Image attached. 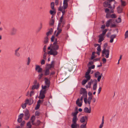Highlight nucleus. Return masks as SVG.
<instances>
[{
	"instance_id": "50",
	"label": "nucleus",
	"mask_w": 128,
	"mask_h": 128,
	"mask_svg": "<svg viewBox=\"0 0 128 128\" xmlns=\"http://www.w3.org/2000/svg\"><path fill=\"white\" fill-rule=\"evenodd\" d=\"M33 101L32 100H29V105H30L32 104L33 103Z\"/></svg>"
},
{
	"instance_id": "10",
	"label": "nucleus",
	"mask_w": 128,
	"mask_h": 128,
	"mask_svg": "<svg viewBox=\"0 0 128 128\" xmlns=\"http://www.w3.org/2000/svg\"><path fill=\"white\" fill-rule=\"evenodd\" d=\"M55 64V62L54 61H52L50 64H48V68H47L50 69L52 68H54V65Z\"/></svg>"
},
{
	"instance_id": "52",
	"label": "nucleus",
	"mask_w": 128,
	"mask_h": 128,
	"mask_svg": "<svg viewBox=\"0 0 128 128\" xmlns=\"http://www.w3.org/2000/svg\"><path fill=\"white\" fill-rule=\"evenodd\" d=\"M100 74V72H96L95 74V76L96 77H97L98 75Z\"/></svg>"
},
{
	"instance_id": "35",
	"label": "nucleus",
	"mask_w": 128,
	"mask_h": 128,
	"mask_svg": "<svg viewBox=\"0 0 128 128\" xmlns=\"http://www.w3.org/2000/svg\"><path fill=\"white\" fill-rule=\"evenodd\" d=\"M97 46H98L97 48V50L98 52H100L101 50L100 48V46H99L98 44H97Z\"/></svg>"
},
{
	"instance_id": "31",
	"label": "nucleus",
	"mask_w": 128,
	"mask_h": 128,
	"mask_svg": "<svg viewBox=\"0 0 128 128\" xmlns=\"http://www.w3.org/2000/svg\"><path fill=\"white\" fill-rule=\"evenodd\" d=\"M124 38L126 39L128 38V30L126 31L125 32L124 35Z\"/></svg>"
},
{
	"instance_id": "6",
	"label": "nucleus",
	"mask_w": 128,
	"mask_h": 128,
	"mask_svg": "<svg viewBox=\"0 0 128 128\" xmlns=\"http://www.w3.org/2000/svg\"><path fill=\"white\" fill-rule=\"evenodd\" d=\"M78 112V107L76 106L74 108V112L72 113V118H77V115Z\"/></svg>"
},
{
	"instance_id": "24",
	"label": "nucleus",
	"mask_w": 128,
	"mask_h": 128,
	"mask_svg": "<svg viewBox=\"0 0 128 128\" xmlns=\"http://www.w3.org/2000/svg\"><path fill=\"white\" fill-rule=\"evenodd\" d=\"M92 96H89L88 99L87 100V98H86V103H85L86 104H87L88 103L89 104V105H90V103L91 100L92 98Z\"/></svg>"
},
{
	"instance_id": "23",
	"label": "nucleus",
	"mask_w": 128,
	"mask_h": 128,
	"mask_svg": "<svg viewBox=\"0 0 128 128\" xmlns=\"http://www.w3.org/2000/svg\"><path fill=\"white\" fill-rule=\"evenodd\" d=\"M104 36L100 34L99 36V39L98 40V42L99 43L101 42L104 40Z\"/></svg>"
},
{
	"instance_id": "49",
	"label": "nucleus",
	"mask_w": 128,
	"mask_h": 128,
	"mask_svg": "<svg viewBox=\"0 0 128 128\" xmlns=\"http://www.w3.org/2000/svg\"><path fill=\"white\" fill-rule=\"evenodd\" d=\"M40 113L39 112L36 111L35 113V115L36 116H38L40 114Z\"/></svg>"
},
{
	"instance_id": "17",
	"label": "nucleus",
	"mask_w": 128,
	"mask_h": 128,
	"mask_svg": "<svg viewBox=\"0 0 128 128\" xmlns=\"http://www.w3.org/2000/svg\"><path fill=\"white\" fill-rule=\"evenodd\" d=\"M123 8L122 6H119L117 8V12L118 13L122 12Z\"/></svg>"
},
{
	"instance_id": "40",
	"label": "nucleus",
	"mask_w": 128,
	"mask_h": 128,
	"mask_svg": "<svg viewBox=\"0 0 128 128\" xmlns=\"http://www.w3.org/2000/svg\"><path fill=\"white\" fill-rule=\"evenodd\" d=\"M85 77L86 78V80H87L88 81L89 80L90 78V75L85 76Z\"/></svg>"
},
{
	"instance_id": "38",
	"label": "nucleus",
	"mask_w": 128,
	"mask_h": 128,
	"mask_svg": "<svg viewBox=\"0 0 128 128\" xmlns=\"http://www.w3.org/2000/svg\"><path fill=\"white\" fill-rule=\"evenodd\" d=\"M107 30H108L107 29H105L103 31L102 34H100L102 35V36H104V35L107 31Z\"/></svg>"
},
{
	"instance_id": "9",
	"label": "nucleus",
	"mask_w": 128,
	"mask_h": 128,
	"mask_svg": "<svg viewBox=\"0 0 128 128\" xmlns=\"http://www.w3.org/2000/svg\"><path fill=\"white\" fill-rule=\"evenodd\" d=\"M92 82L94 84L92 89L94 90H95L97 88V81L96 80H94Z\"/></svg>"
},
{
	"instance_id": "12",
	"label": "nucleus",
	"mask_w": 128,
	"mask_h": 128,
	"mask_svg": "<svg viewBox=\"0 0 128 128\" xmlns=\"http://www.w3.org/2000/svg\"><path fill=\"white\" fill-rule=\"evenodd\" d=\"M16 31L17 30L16 28H12L10 32V34L12 36L15 35L16 33Z\"/></svg>"
},
{
	"instance_id": "55",
	"label": "nucleus",
	"mask_w": 128,
	"mask_h": 128,
	"mask_svg": "<svg viewBox=\"0 0 128 128\" xmlns=\"http://www.w3.org/2000/svg\"><path fill=\"white\" fill-rule=\"evenodd\" d=\"M29 99H26V100L25 101V103H26V104H29Z\"/></svg>"
},
{
	"instance_id": "26",
	"label": "nucleus",
	"mask_w": 128,
	"mask_h": 128,
	"mask_svg": "<svg viewBox=\"0 0 128 128\" xmlns=\"http://www.w3.org/2000/svg\"><path fill=\"white\" fill-rule=\"evenodd\" d=\"M50 72L49 69L46 68L44 72V75L46 76L50 74Z\"/></svg>"
},
{
	"instance_id": "3",
	"label": "nucleus",
	"mask_w": 128,
	"mask_h": 128,
	"mask_svg": "<svg viewBox=\"0 0 128 128\" xmlns=\"http://www.w3.org/2000/svg\"><path fill=\"white\" fill-rule=\"evenodd\" d=\"M87 92L85 89L82 88L80 90V94H82L81 97L84 98V101L85 103H86V97H87Z\"/></svg>"
},
{
	"instance_id": "64",
	"label": "nucleus",
	"mask_w": 128,
	"mask_h": 128,
	"mask_svg": "<svg viewBox=\"0 0 128 128\" xmlns=\"http://www.w3.org/2000/svg\"><path fill=\"white\" fill-rule=\"evenodd\" d=\"M45 63V61L44 60H42L41 62V64L42 65H43Z\"/></svg>"
},
{
	"instance_id": "37",
	"label": "nucleus",
	"mask_w": 128,
	"mask_h": 128,
	"mask_svg": "<svg viewBox=\"0 0 128 128\" xmlns=\"http://www.w3.org/2000/svg\"><path fill=\"white\" fill-rule=\"evenodd\" d=\"M86 122L84 124H82L81 125L80 128H86Z\"/></svg>"
},
{
	"instance_id": "57",
	"label": "nucleus",
	"mask_w": 128,
	"mask_h": 128,
	"mask_svg": "<svg viewBox=\"0 0 128 128\" xmlns=\"http://www.w3.org/2000/svg\"><path fill=\"white\" fill-rule=\"evenodd\" d=\"M26 103L22 104V107L23 109L25 108L26 106Z\"/></svg>"
},
{
	"instance_id": "34",
	"label": "nucleus",
	"mask_w": 128,
	"mask_h": 128,
	"mask_svg": "<svg viewBox=\"0 0 128 128\" xmlns=\"http://www.w3.org/2000/svg\"><path fill=\"white\" fill-rule=\"evenodd\" d=\"M43 74L42 73H41L38 76V79L40 80L42 78Z\"/></svg>"
},
{
	"instance_id": "39",
	"label": "nucleus",
	"mask_w": 128,
	"mask_h": 128,
	"mask_svg": "<svg viewBox=\"0 0 128 128\" xmlns=\"http://www.w3.org/2000/svg\"><path fill=\"white\" fill-rule=\"evenodd\" d=\"M111 14L109 13H107L106 15V17L107 18H110Z\"/></svg>"
},
{
	"instance_id": "8",
	"label": "nucleus",
	"mask_w": 128,
	"mask_h": 128,
	"mask_svg": "<svg viewBox=\"0 0 128 128\" xmlns=\"http://www.w3.org/2000/svg\"><path fill=\"white\" fill-rule=\"evenodd\" d=\"M30 116L28 110H27L24 112L25 119L26 120H28L30 118Z\"/></svg>"
},
{
	"instance_id": "18",
	"label": "nucleus",
	"mask_w": 128,
	"mask_h": 128,
	"mask_svg": "<svg viewBox=\"0 0 128 128\" xmlns=\"http://www.w3.org/2000/svg\"><path fill=\"white\" fill-rule=\"evenodd\" d=\"M113 22V20L112 19H110L108 20L106 23V26L107 27L109 26Z\"/></svg>"
},
{
	"instance_id": "15",
	"label": "nucleus",
	"mask_w": 128,
	"mask_h": 128,
	"mask_svg": "<svg viewBox=\"0 0 128 128\" xmlns=\"http://www.w3.org/2000/svg\"><path fill=\"white\" fill-rule=\"evenodd\" d=\"M90 106V108L88 109L87 107H85L84 109V112L88 113H90L91 112V109L90 107V105H89Z\"/></svg>"
},
{
	"instance_id": "20",
	"label": "nucleus",
	"mask_w": 128,
	"mask_h": 128,
	"mask_svg": "<svg viewBox=\"0 0 128 128\" xmlns=\"http://www.w3.org/2000/svg\"><path fill=\"white\" fill-rule=\"evenodd\" d=\"M68 0H64L63 2V6L64 8H66L68 7Z\"/></svg>"
},
{
	"instance_id": "47",
	"label": "nucleus",
	"mask_w": 128,
	"mask_h": 128,
	"mask_svg": "<svg viewBox=\"0 0 128 128\" xmlns=\"http://www.w3.org/2000/svg\"><path fill=\"white\" fill-rule=\"evenodd\" d=\"M116 22L118 23L120 22L121 21V19L120 18H118L116 20Z\"/></svg>"
},
{
	"instance_id": "43",
	"label": "nucleus",
	"mask_w": 128,
	"mask_h": 128,
	"mask_svg": "<svg viewBox=\"0 0 128 128\" xmlns=\"http://www.w3.org/2000/svg\"><path fill=\"white\" fill-rule=\"evenodd\" d=\"M47 54V53L46 52H44L43 55V58L44 59H46V57Z\"/></svg>"
},
{
	"instance_id": "62",
	"label": "nucleus",
	"mask_w": 128,
	"mask_h": 128,
	"mask_svg": "<svg viewBox=\"0 0 128 128\" xmlns=\"http://www.w3.org/2000/svg\"><path fill=\"white\" fill-rule=\"evenodd\" d=\"M105 11L106 13H109V10L108 8H106L105 9Z\"/></svg>"
},
{
	"instance_id": "45",
	"label": "nucleus",
	"mask_w": 128,
	"mask_h": 128,
	"mask_svg": "<svg viewBox=\"0 0 128 128\" xmlns=\"http://www.w3.org/2000/svg\"><path fill=\"white\" fill-rule=\"evenodd\" d=\"M40 104L37 103V105L35 108V109L36 110H37L40 108Z\"/></svg>"
},
{
	"instance_id": "29",
	"label": "nucleus",
	"mask_w": 128,
	"mask_h": 128,
	"mask_svg": "<svg viewBox=\"0 0 128 128\" xmlns=\"http://www.w3.org/2000/svg\"><path fill=\"white\" fill-rule=\"evenodd\" d=\"M51 7L52 9L54 10V2H52L51 3Z\"/></svg>"
},
{
	"instance_id": "32",
	"label": "nucleus",
	"mask_w": 128,
	"mask_h": 128,
	"mask_svg": "<svg viewBox=\"0 0 128 128\" xmlns=\"http://www.w3.org/2000/svg\"><path fill=\"white\" fill-rule=\"evenodd\" d=\"M54 19L51 20L50 22V25L51 26H52L54 24Z\"/></svg>"
},
{
	"instance_id": "61",
	"label": "nucleus",
	"mask_w": 128,
	"mask_h": 128,
	"mask_svg": "<svg viewBox=\"0 0 128 128\" xmlns=\"http://www.w3.org/2000/svg\"><path fill=\"white\" fill-rule=\"evenodd\" d=\"M43 101H44L43 100H38L37 102V103L40 104L41 103H42L43 102Z\"/></svg>"
},
{
	"instance_id": "30",
	"label": "nucleus",
	"mask_w": 128,
	"mask_h": 128,
	"mask_svg": "<svg viewBox=\"0 0 128 128\" xmlns=\"http://www.w3.org/2000/svg\"><path fill=\"white\" fill-rule=\"evenodd\" d=\"M39 97V98L42 99H43L45 98V96L44 95L40 93V95Z\"/></svg>"
},
{
	"instance_id": "27",
	"label": "nucleus",
	"mask_w": 128,
	"mask_h": 128,
	"mask_svg": "<svg viewBox=\"0 0 128 128\" xmlns=\"http://www.w3.org/2000/svg\"><path fill=\"white\" fill-rule=\"evenodd\" d=\"M35 116H32L31 118V120L32 121V124L33 125L35 124V123L34 122L35 120Z\"/></svg>"
},
{
	"instance_id": "19",
	"label": "nucleus",
	"mask_w": 128,
	"mask_h": 128,
	"mask_svg": "<svg viewBox=\"0 0 128 128\" xmlns=\"http://www.w3.org/2000/svg\"><path fill=\"white\" fill-rule=\"evenodd\" d=\"M120 6H122V7L124 8L125 6L126 5V2L124 0H120Z\"/></svg>"
},
{
	"instance_id": "14",
	"label": "nucleus",
	"mask_w": 128,
	"mask_h": 128,
	"mask_svg": "<svg viewBox=\"0 0 128 128\" xmlns=\"http://www.w3.org/2000/svg\"><path fill=\"white\" fill-rule=\"evenodd\" d=\"M62 27V26H58V27L57 28L58 32L56 35V36H58L60 33L62 31V30L61 28Z\"/></svg>"
},
{
	"instance_id": "13",
	"label": "nucleus",
	"mask_w": 128,
	"mask_h": 128,
	"mask_svg": "<svg viewBox=\"0 0 128 128\" xmlns=\"http://www.w3.org/2000/svg\"><path fill=\"white\" fill-rule=\"evenodd\" d=\"M35 70L36 71H38V73L41 72L42 70V68H40V66L38 65H36Z\"/></svg>"
},
{
	"instance_id": "53",
	"label": "nucleus",
	"mask_w": 128,
	"mask_h": 128,
	"mask_svg": "<svg viewBox=\"0 0 128 128\" xmlns=\"http://www.w3.org/2000/svg\"><path fill=\"white\" fill-rule=\"evenodd\" d=\"M22 120V118H18V121L19 123L21 122Z\"/></svg>"
},
{
	"instance_id": "60",
	"label": "nucleus",
	"mask_w": 128,
	"mask_h": 128,
	"mask_svg": "<svg viewBox=\"0 0 128 128\" xmlns=\"http://www.w3.org/2000/svg\"><path fill=\"white\" fill-rule=\"evenodd\" d=\"M25 123V122L24 121H23L20 124V126L21 127H22L24 125V123Z\"/></svg>"
},
{
	"instance_id": "36",
	"label": "nucleus",
	"mask_w": 128,
	"mask_h": 128,
	"mask_svg": "<svg viewBox=\"0 0 128 128\" xmlns=\"http://www.w3.org/2000/svg\"><path fill=\"white\" fill-rule=\"evenodd\" d=\"M27 126L28 127V128H31L32 126L31 124L30 121L28 122L27 124Z\"/></svg>"
},
{
	"instance_id": "44",
	"label": "nucleus",
	"mask_w": 128,
	"mask_h": 128,
	"mask_svg": "<svg viewBox=\"0 0 128 128\" xmlns=\"http://www.w3.org/2000/svg\"><path fill=\"white\" fill-rule=\"evenodd\" d=\"M116 18V16L115 14H111L110 18Z\"/></svg>"
},
{
	"instance_id": "21",
	"label": "nucleus",
	"mask_w": 128,
	"mask_h": 128,
	"mask_svg": "<svg viewBox=\"0 0 128 128\" xmlns=\"http://www.w3.org/2000/svg\"><path fill=\"white\" fill-rule=\"evenodd\" d=\"M40 86V84L38 83L36 85L34 84L32 86V90H34L35 89H37Z\"/></svg>"
},
{
	"instance_id": "42",
	"label": "nucleus",
	"mask_w": 128,
	"mask_h": 128,
	"mask_svg": "<svg viewBox=\"0 0 128 128\" xmlns=\"http://www.w3.org/2000/svg\"><path fill=\"white\" fill-rule=\"evenodd\" d=\"M93 80H90V82H89L88 83V85H89V86H90V87H91V85L92 83H93Z\"/></svg>"
},
{
	"instance_id": "28",
	"label": "nucleus",
	"mask_w": 128,
	"mask_h": 128,
	"mask_svg": "<svg viewBox=\"0 0 128 128\" xmlns=\"http://www.w3.org/2000/svg\"><path fill=\"white\" fill-rule=\"evenodd\" d=\"M48 36L44 38V43L45 44H46L48 42Z\"/></svg>"
},
{
	"instance_id": "54",
	"label": "nucleus",
	"mask_w": 128,
	"mask_h": 128,
	"mask_svg": "<svg viewBox=\"0 0 128 128\" xmlns=\"http://www.w3.org/2000/svg\"><path fill=\"white\" fill-rule=\"evenodd\" d=\"M15 54L16 56L18 57L19 56H20V53L18 52H15Z\"/></svg>"
},
{
	"instance_id": "63",
	"label": "nucleus",
	"mask_w": 128,
	"mask_h": 128,
	"mask_svg": "<svg viewBox=\"0 0 128 128\" xmlns=\"http://www.w3.org/2000/svg\"><path fill=\"white\" fill-rule=\"evenodd\" d=\"M102 76H98L97 80L98 82H100V79L101 78Z\"/></svg>"
},
{
	"instance_id": "33",
	"label": "nucleus",
	"mask_w": 128,
	"mask_h": 128,
	"mask_svg": "<svg viewBox=\"0 0 128 128\" xmlns=\"http://www.w3.org/2000/svg\"><path fill=\"white\" fill-rule=\"evenodd\" d=\"M109 4L108 2H106L104 3V6L105 7H107L108 6Z\"/></svg>"
},
{
	"instance_id": "16",
	"label": "nucleus",
	"mask_w": 128,
	"mask_h": 128,
	"mask_svg": "<svg viewBox=\"0 0 128 128\" xmlns=\"http://www.w3.org/2000/svg\"><path fill=\"white\" fill-rule=\"evenodd\" d=\"M45 84L47 86L48 88L50 86V82L48 79L46 78H45Z\"/></svg>"
},
{
	"instance_id": "56",
	"label": "nucleus",
	"mask_w": 128,
	"mask_h": 128,
	"mask_svg": "<svg viewBox=\"0 0 128 128\" xmlns=\"http://www.w3.org/2000/svg\"><path fill=\"white\" fill-rule=\"evenodd\" d=\"M40 27L38 29V32H39L41 29L42 27V23L40 24Z\"/></svg>"
},
{
	"instance_id": "11",
	"label": "nucleus",
	"mask_w": 128,
	"mask_h": 128,
	"mask_svg": "<svg viewBox=\"0 0 128 128\" xmlns=\"http://www.w3.org/2000/svg\"><path fill=\"white\" fill-rule=\"evenodd\" d=\"M88 118L86 116H83L81 117L80 120V122L81 123L87 122Z\"/></svg>"
},
{
	"instance_id": "2",
	"label": "nucleus",
	"mask_w": 128,
	"mask_h": 128,
	"mask_svg": "<svg viewBox=\"0 0 128 128\" xmlns=\"http://www.w3.org/2000/svg\"><path fill=\"white\" fill-rule=\"evenodd\" d=\"M66 8H64V6H60L58 8V10L61 11L62 14V15L60 18V20L59 23L58 24V26H62V27L64 26V25L65 23V21L63 19L64 15L65 12V9Z\"/></svg>"
},
{
	"instance_id": "41",
	"label": "nucleus",
	"mask_w": 128,
	"mask_h": 128,
	"mask_svg": "<svg viewBox=\"0 0 128 128\" xmlns=\"http://www.w3.org/2000/svg\"><path fill=\"white\" fill-rule=\"evenodd\" d=\"M87 81V80H84L82 82V84L83 85L84 84L86 83Z\"/></svg>"
},
{
	"instance_id": "51",
	"label": "nucleus",
	"mask_w": 128,
	"mask_h": 128,
	"mask_svg": "<svg viewBox=\"0 0 128 128\" xmlns=\"http://www.w3.org/2000/svg\"><path fill=\"white\" fill-rule=\"evenodd\" d=\"M24 116V114H20V115L18 116V118H22Z\"/></svg>"
},
{
	"instance_id": "22",
	"label": "nucleus",
	"mask_w": 128,
	"mask_h": 128,
	"mask_svg": "<svg viewBox=\"0 0 128 128\" xmlns=\"http://www.w3.org/2000/svg\"><path fill=\"white\" fill-rule=\"evenodd\" d=\"M116 35L115 34H113L110 37V43H112L113 42L114 39L116 38Z\"/></svg>"
},
{
	"instance_id": "4",
	"label": "nucleus",
	"mask_w": 128,
	"mask_h": 128,
	"mask_svg": "<svg viewBox=\"0 0 128 128\" xmlns=\"http://www.w3.org/2000/svg\"><path fill=\"white\" fill-rule=\"evenodd\" d=\"M78 118H72V128H79V124L77 123Z\"/></svg>"
},
{
	"instance_id": "5",
	"label": "nucleus",
	"mask_w": 128,
	"mask_h": 128,
	"mask_svg": "<svg viewBox=\"0 0 128 128\" xmlns=\"http://www.w3.org/2000/svg\"><path fill=\"white\" fill-rule=\"evenodd\" d=\"M83 98L82 97H81L80 98H78L77 99L76 102V104L78 106L80 107L82 106Z\"/></svg>"
},
{
	"instance_id": "1",
	"label": "nucleus",
	"mask_w": 128,
	"mask_h": 128,
	"mask_svg": "<svg viewBox=\"0 0 128 128\" xmlns=\"http://www.w3.org/2000/svg\"><path fill=\"white\" fill-rule=\"evenodd\" d=\"M57 42H54L51 47L50 50L48 51V54L52 55L54 56L57 55L58 53L57 51L59 48V46Z\"/></svg>"
},
{
	"instance_id": "58",
	"label": "nucleus",
	"mask_w": 128,
	"mask_h": 128,
	"mask_svg": "<svg viewBox=\"0 0 128 128\" xmlns=\"http://www.w3.org/2000/svg\"><path fill=\"white\" fill-rule=\"evenodd\" d=\"M46 45H45L44 47L43 51L44 52H46Z\"/></svg>"
},
{
	"instance_id": "46",
	"label": "nucleus",
	"mask_w": 128,
	"mask_h": 128,
	"mask_svg": "<svg viewBox=\"0 0 128 128\" xmlns=\"http://www.w3.org/2000/svg\"><path fill=\"white\" fill-rule=\"evenodd\" d=\"M46 90H43L41 91L40 92V93L44 95L46 93Z\"/></svg>"
},
{
	"instance_id": "7",
	"label": "nucleus",
	"mask_w": 128,
	"mask_h": 128,
	"mask_svg": "<svg viewBox=\"0 0 128 128\" xmlns=\"http://www.w3.org/2000/svg\"><path fill=\"white\" fill-rule=\"evenodd\" d=\"M102 53L103 54H104L106 55L105 57L106 58H108L109 54V50L104 48L102 51Z\"/></svg>"
},
{
	"instance_id": "48",
	"label": "nucleus",
	"mask_w": 128,
	"mask_h": 128,
	"mask_svg": "<svg viewBox=\"0 0 128 128\" xmlns=\"http://www.w3.org/2000/svg\"><path fill=\"white\" fill-rule=\"evenodd\" d=\"M30 61V58L29 57H28V61L27 63V65H29V64Z\"/></svg>"
},
{
	"instance_id": "25",
	"label": "nucleus",
	"mask_w": 128,
	"mask_h": 128,
	"mask_svg": "<svg viewBox=\"0 0 128 128\" xmlns=\"http://www.w3.org/2000/svg\"><path fill=\"white\" fill-rule=\"evenodd\" d=\"M53 29L52 28H50L48 32L46 33V34L47 36H48L50 34H51L52 32Z\"/></svg>"
},
{
	"instance_id": "59",
	"label": "nucleus",
	"mask_w": 128,
	"mask_h": 128,
	"mask_svg": "<svg viewBox=\"0 0 128 128\" xmlns=\"http://www.w3.org/2000/svg\"><path fill=\"white\" fill-rule=\"evenodd\" d=\"M102 61L103 62V63L104 64L106 62V59L104 58H103L102 59Z\"/></svg>"
}]
</instances>
